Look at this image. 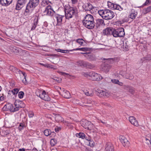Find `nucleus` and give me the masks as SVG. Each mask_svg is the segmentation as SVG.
Wrapping results in <instances>:
<instances>
[{"instance_id": "64", "label": "nucleus", "mask_w": 151, "mask_h": 151, "mask_svg": "<svg viewBox=\"0 0 151 151\" xmlns=\"http://www.w3.org/2000/svg\"><path fill=\"white\" fill-rule=\"evenodd\" d=\"M13 93V91H12V90L9 91L8 92V94L9 95V96L12 94L14 95V93Z\"/></svg>"}, {"instance_id": "12", "label": "nucleus", "mask_w": 151, "mask_h": 151, "mask_svg": "<svg viewBox=\"0 0 151 151\" xmlns=\"http://www.w3.org/2000/svg\"><path fill=\"white\" fill-rule=\"evenodd\" d=\"M39 97L45 101H50V98L48 95L46 93L45 91H43L41 94H40Z\"/></svg>"}, {"instance_id": "44", "label": "nucleus", "mask_w": 151, "mask_h": 151, "mask_svg": "<svg viewBox=\"0 0 151 151\" xmlns=\"http://www.w3.org/2000/svg\"><path fill=\"white\" fill-rule=\"evenodd\" d=\"M24 93L23 91H20L18 93L19 97L20 99H22L23 98Z\"/></svg>"}, {"instance_id": "41", "label": "nucleus", "mask_w": 151, "mask_h": 151, "mask_svg": "<svg viewBox=\"0 0 151 151\" xmlns=\"http://www.w3.org/2000/svg\"><path fill=\"white\" fill-rule=\"evenodd\" d=\"M25 124L24 123H21L19 124V129L20 130L22 129L25 127Z\"/></svg>"}, {"instance_id": "30", "label": "nucleus", "mask_w": 151, "mask_h": 151, "mask_svg": "<svg viewBox=\"0 0 151 151\" xmlns=\"http://www.w3.org/2000/svg\"><path fill=\"white\" fill-rule=\"evenodd\" d=\"M150 12H151V6H150L146 8H144L143 10L142 13L145 14Z\"/></svg>"}, {"instance_id": "4", "label": "nucleus", "mask_w": 151, "mask_h": 151, "mask_svg": "<svg viewBox=\"0 0 151 151\" xmlns=\"http://www.w3.org/2000/svg\"><path fill=\"white\" fill-rule=\"evenodd\" d=\"M39 0H29L26 6L25 12L28 13L30 10H32L39 4Z\"/></svg>"}, {"instance_id": "11", "label": "nucleus", "mask_w": 151, "mask_h": 151, "mask_svg": "<svg viewBox=\"0 0 151 151\" xmlns=\"http://www.w3.org/2000/svg\"><path fill=\"white\" fill-rule=\"evenodd\" d=\"M121 142L124 147H127L130 145V143L127 139L124 136H121L119 139Z\"/></svg>"}, {"instance_id": "9", "label": "nucleus", "mask_w": 151, "mask_h": 151, "mask_svg": "<svg viewBox=\"0 0 151 151\" xmlns=\"http://www.w3.org/2000/svg\"><path fill=\"white\" fill-rule=\"evenodd\" d=\"M90 79L93 81H99L102 79V77L99 74L92 72Z\"/></svg>"}, {"instance_id": "54", "label": "nucleus", "mask_w": 151, "mask_h": 151, "mask_svg": "<svg viewBox=\"0 0 151 151\" xmlns=\"http://www.w3.org/2000/svg\"><path fill=\"white\" fill-rule=\"evenodd\" d=\"M143 59H144L145 60H148V61H149L150 60H151V55H147V57L143 58Z\"/></svg>"}, {"instance_id": "36", "label": "nucleus", "mask_w": 151, "mask_h": 151, "mask_svg": "<svg viewBox=\"0 0 151 151\" xmlns=\"http://www.w3.org/2000/svg\"><path fill=\"white\" fill-rule=\"evenodd\" d=\"M19 53L17 54V55H19L20 56H24V55L26 53V51L25 50H23L20 48L19 49V50L18 51Z\"/></svg>"}, {"instance_id": "33", "label": "nucleus", "mask_w": 151, "mask_h": 151, "mask_svg": "<svg viewBox=\"0 0 151 151\" xmlns=\"http://www.w3.org/2000/svg\"><path fill=\"white\" fill-rule=\"evenodd\" d=\"M85 64L84 67L92 69L94 67V66L93 65L86 61L85 62Z\"/></svg>"}, {"instance_id": "40", "label": "nucleus", "mask_w": 151, "mask_h": 151, "mask_svg": "<svg viewBox=\"0 0 151 151\" xmlns=\"http://www.w3.org/2000/svg\"><path fill=\"white\" fill-rule=\"evenodd\" d=\"M27 0H18L17 2L20 6H22L23 4L26 3Z\"/></svg>"}, {"instance_id": "18", "label": "nucleus", "mask_w": 151, "mask_h": 151, "mask_svg": "<svg viewBox=\"0 0 151 151\" xmlns=\"http://www.w3.org/2000/svg\"><path fill=\"white\" fill-rule=\"evenodd\" d=\"M64 16H62L60 15L56 14L55 15V18L57 19V25H61L62 24L63 18Z\"/></svg>"}, {"instance_id": "57", "label": "nucleus", "mask_w": 151, "mask_h": 151, "mask_svg": "<svg viewBox=\"0 0 151 151\" xmlns=\"http://www.w3.org/2000/svg\"><path fill=\"white\" fill-rule=\"evenodd\" d=\"M29 116L30 117H32L34 116V113L32 112H29L28 113Z\"/></svg>"}, {"instance_id": "5", "label": "nucleus", "mask_w": 151, "mask_h": 151, "mask_svg": "<svg viewBox=\"0 0 151 151\" xmlns=\"http://www.w3.org/2000/svg\"><path fill=\"white\" fill-rule=\"evenodd\" d=\"M113 35L115 37H122L125 35L124 29L122 27H119L116 29H113Z\"/></svg>"}, {"instance_id": "48", "label": "nucleus", "mask_w": 151, "mask_h": 151, "mask_svg": "<svg viewBox=\"0 0 151 151\" xmlns=\"http://www.w3.org/2000/svg\"><path fill=\"white\" fill-rule=\"evenodd\" d=\"M20 6L19 4H18V2H17L16 5V9L18 10H20L22 8L21 6Z\"/></svg>"}, {"instance_id": "8", "label": "nucleus", "mask_w": 151, "mask_h": 151, "mask_svg": "<svg viewBox=\"0 0 151 151\" xmlns=\"http://www.w3.org/2000/svg\"><path fill=\"white\" fill-rule=\"evenodd\" d=\"M55 13V12L52 9L51 6L50 5H47L46 6L45 10L43 12V14L44 15L51 17H52Z\"/></svg>"}, {"instance_id": "14", "label": "nucleus", "mask_w": 151, "mask_h": 151, "mask_svg": "<svg viewBox=\"0 0 151 151\" xmlns=\"http://www.w3.org/2000/svg\"><path fill=\"white\" fill-rule=\"evenodd\" d=\"M14 105L16 106L17 108L18 111L19 109V108H24L25 106V104L23 102L21 101H16L14 103Z\"/></svg>"}, {"instance_id": "62", "label": "nucleus", "mask_w": 151, "mask_h": 151, "mask_svg": "<svg viewBox=\"0 0 151 151\" xmlns=\"http://www.w3.org/2000/svg\"><path fill=\"white\" fill-rule=\"evenodd\" d=\"M2 95L0 97V101H3L5 99V97L4 96V95L3 94H2Z\"/></svg>"}, {"instance_id": "50", "label": "nucleus", "mask_w": 151, "mask_h": 151, "mask_svg": "<svg viewBox=\"0 0 151 151\" xmlns=\"http://www.w3.org/2000/svg\"><path fill=\"white\" fill-rule=\"evenodd\" d=\"M53 79L55 81H57L58 83L60 82L62 80V79L61 78L57 77L54 78Z\"/></svg>"}, {"instance_id": "2", "label": "nucleus", "mask_w": 151, "mask_h": 151, "mask_svg": "<svg viewBox=\"0 0 151 151\" xmlns=\"http://www.w3.org/2000/svg\"><path fill=\"white\" fill-rule=\"evenodd\" d=\"M65 13L66 19H69L76 16L78 13V9L75 6L67 7L65 9Z\"/></svg>"}, {"instance_id": "51", "label": "nucleus", "mask_w": 151, "mask_h": 151, "mask_svg": "<svg viewBox=\"0 0 151 151\" xmlns=\"http://www.w3.org/2000/svg\"><path fill=\"white\" fill-rule=\"evenodd\" d=\"M128 91L129 92L132 94H133L134 93V90L133 88L132 87H130V88H129V89L128 90Z\"/></svg>"}, {"instance_id": "39", "label": "nucleus", "mask_w": 151, "mask_h": 151, "mask_svg": "<svg viewBox=\"0 0 151 151\" xmlns=\"http://www.w3.org/2000/svg\"><path fill=\"white\" fill-rule=\"evenodd\" d=\"M50 2L47 0H43L41 3V5L43 6H45L46 5H48Z\"/></svg>"}, {"instance_id": "20", "label": "nucleus", "mask_w": 151, "mask_h": 151, "mask_svg": "<svg viewBox=\"0 0 151 151\" xmlns=\"http://www.w3.org/2000/svg\"><path fill=\"white\" fill-rule=\"evenodd\" d=\"M82 54H85L84 56L89 60H95V58L93 55L89 53H81Z\"/></svg>"}, {"instance_id": "37", "label": "nucleus", "mask_w": 151, "mask_h": 151, "mask_svg": "<svg viewBox=\"0 0 151 151\" xmlns=\"http://www.w3.org/2000/svg\"><path fill=\"white\" fill-rule=\"evenodd\" d=\"M51 145L52 146H54L57 144V140L55 139H51L50 141Z\"/></svg>"}, {"instance_id": "49", "label": "nucleus", "mask_w": 151, "mask_h": 151, "mask_svg": "<svg viewBox=\"0 0 151 151\" xmlns=\"http://www.w3.org/2000/svg\"><path fill=\"white\" fill-rule=\"evenodd\" d=\"M89 145L91 147H93L94 146V143L93 141L91 139H90L89 141Z\"/></svg>"}, {"instance_id": "61", "label": "nucleus", "mask_w": 151, "mask_h": 151, "mask_svg": "<svg viewBox=\"0 0 151 151\" xmlns=\"http://www.w3.org/2000/svg\"><path fill=\"white\" fill-rule=\"evenodd\" d=\"M69 52V51L68 50H61L60 52L63 53H68Z\"/></svg>"}, {"instance_id": "22", "label": "nucleus", "mask_w": 151, "mask_h": 151, "mask_svg": "<svg viewBox=\"0 0 151 151\" xmlns=\"http://www.w3.org/2000/svg\"><path fill=\"white\" fill-rule=\"evenodd\" d=\"M10 50L12 52L16 54L17 55L19 53L18 51L20 48L15 46H11L10 47Z\"/></svg>"}, {"instance_id": "10", "label": "nucleus", "mask_w": 151, "mask_h": 151, "mask_svg": "<svg viewBox=\"0 0 151 151\" xmlns=\"http://www.w3.org/2000/svg\"><path fill=\"white\" fill-rule=\"evenodd\" d=\"M97 94L100 97H108L110 96L109 93L103 90H98Z\"/></svg>"}, {"instance_id": "21", "label": "nucleus", "mask_w": 151, "mask_h": 151, "mask_svg": "<svg viewBox=\"0 0 151 151\" xmlns=\"http://www.w3.org/2000/svg\"><path fill=\"white\" fill-rule=\"evenodd\" d=\"M12 0H0V3L3 6H8L12 2Z\"/></svg>"}, {"instance_id": "53", "label": "nucleus", "mask_w": 151, "mask_h": 151, "mask_svg": "<svg viewBox=\"0 0 151 151\" xmlns=\"http://www.w3.org/2000/svg\"><path fill=\"white\" fill-rule=\"evenodd\" d=\"M101 104L102 105H104L106 106H107L109 107H110L111 106L109 104L107 103L106 102H102L101 103Z\"/></svg>"}, {"instance_id": "23", "label": "nucleus", "mask_w": 151, "mask_h": 151, "mask_svg": "<svg viewBox=\"0 0 151 151\" xmlns=\"http://www.w3.org/2000/svg\"><path fill=\"white\" fill-rule=\"evenodd\" d=\"M105 150L106 151H114L113 145L110 143H108L106 145Z\"/></svg>"}, {"instance_id": "42", "label": "nucleus", "mask_w": 151, "mask_h": 151, "mask_svg": "<svg viewBox=\"0 0 151 151\" xmlns=\"http://www.w3.org/2000/svg\"><path fill=\"white\" fill-rule=\"evenodd\" d=\"M76 42L79 43L81 45H82L84 41L83 39H79L76 40Z\"/></svg>"}, {"instance_id": "43", "label": "nucleus", "mask_w": 151, "mask_h": 151, "mask_svg": "<svg viewBox=\"0 0 151 151\" xmlns=\"http://www.w3.org/2000/svg\"><path fill=\"white\" fill-rule=\"evenodd\" d=\"M22 74L24 76V79L22 80V81L25 84H26L27 83V80L26 79V74L24 72H22Z\"/></svg>"}, {"instance_id": "17", "label": "nucleus", "mask_w": 151, "mask_h": 151, "mask_svg": "<svg viewBox=\"0 0 151 151\" xmlns=\"http://www.w3.org/2000/svg\"><path fill=\"white\" fill-rule=\"evenodd\" d=\"M113 29L112 28H107L103 30V33L105 35H113Z\"/></svg>"}, {"instance_id": "55", "label": "nucleus", "mask_w": 151, "mask_h": 151, "mask_svg": "<svg viewBox=\"0 0 151 151\" xmlns=\"http://www.w3.org/2000/svg\"><path fill=\"white\" fill-rule=\"evenodd\" d=\"M145 139H149L151 141V135L150 134H148L146 135V137L145 138Z\"/></svg>"}, {"instance_id": "24", "label": "nucleus", "mask_w": 151, "mask_h": 151, "mask_svg": "<svg viewBox=\"0 0 151 151\" xmlns=\"http://www.w3.org/2000/svg\"><path fill=\"white\" fill-rule=\"evenodd\" d=\"M103 24H105L104 23V21L103 19H97L96 23H95V25H96V27L97 28H98L101 25Z\"/></svg>"}, {"instance_id": "19", "label": "nucleus", "mask_w": 151, "mask_h": 151, "mask_svg": "<svg viewBox=\"0 0 151 151\" xmlns=\"http://www.w3.org/2000/svg\"><path fill=\"white\" fill-rule=\"evenodd\" d=\"M129 120L132 124L136 126H138L139 125L138 122L134 117L133 116H130L129 117Z\"/></svg>"}, {"instance_id": "29", "label": "nucleus", "mask_w": 151, "mask_h": 151, "mask_svg": "<svg viewBox=\"0 0 151 151\" xmlns=\"http://www.w3.org/2000/svg\"><path fill=\"white\" fill-rule=\"evenodd\" d=\"M55 119L57 122H61L63 120V118L59 115H56L55 116Z\"/></svg>"}, {"instance_id": "34", "label": "nucleus", "mask_w": 151, "mask_h": 151, "mask_svg": "<svg viewBox=\"0 0 151 151\" xmlns=\"http://www.w3.org/2000/svg\"><path fill=\"white\" fill-rule=\"evenodd\" d=\"M129 46L127 44V42H126L125 43H123V48L124 49V50L125 51H127L129 50Z\"/></svg>"}, {"instance_id": "1", "label": "nucleus", "mask_w": 151, "mask_h": 151, "mask_svg": "<svg viewBox=\"0 0 151 151\" xmlns=\"http://www.w3.org/2000/svg\"><path fill=\"white\" fill-rule=\"evenodd\" d=\"M83 25L89 29H92L95 26V22L93 16L90 14L86 15L83 21Z\"/></svg>"}, {"instance_id": "3", "label": "nucleus", "mask_w": 151, "mask_h": 151, "mask_svg": "<svg viewBox=\"0 0 151 151\" xmlns=\"http://www.w3.org/2000/svg\"><path fill=\"white\" fill-rule=\"evenodd\" d=\"M98 13L103 19L105 20L111 19L114 16L113 12L108 9L100 10L98 11Z\"/></svg>"}, {"instance_id": "46", "label": "nucleus", "mask_w": 151, "mask_h": 151, "mask_svg": "<svg viewBox=\"0 0 151 151\" xmlns=\"http://www.w3.org/2000/svg\"><path fill=\"white\" fill-rule=\"evenodd\" d=\"M45 67L49 68H53L54 66L53 65H50L48 63H46Z\"/></svg>"}, {"instance_id": "45", "label": "nucleus", "mask_w": 151, "mask_h": 151, "mask_svg": "<svg viewBox=\"0 0 151 151\" xmlns=\"http://www.w3.org/2000/svg\"><path fill=\"white\" fill-rule=\"evenodd\" d=\"M86 48H85L84 47L83 48H77L75 49H73L72 50H70V51H72L73 50H81L83 51H84L86 50Z\"/></svg>"}, {"instance_id": "13", "label": "nucleus", "mask_w": 151, "mask_h": 151, "mask_svg": "<svg viewBox=\"0 0 151 151\" xmlns=\"http://www.w3.org/2000/svg\"><path fill=\"white\" fill-rule=\"evenodd\" d=\"M109 5H110L111 8H113V9L117 10L120 11H122L123 9V8L117 4H114L109 2L108 3V5L109 6Z\"/></svg>"}, {"instance_id": "63", "label": "nucleus", "mask_w": 151, "mask_h": 151, "mask_svg": "<svg viewBox=\"0 0 151 151\" xmlns=\"http://www.w3.org/2000/svg\"><path fill=\"white\" fill-rule=\"evenodd\" d=\"M55 129L56 132H58L61 129V128L60 127H57L55 128Z\"/></svg>"}, {"instance_id": "6", "label": "nucleus", "mask_w": 151, "mask_h": 151, "mask_svg": "<svg viewBox=\"0 0 151 151\" xmlns=\"http://www.w3.org/2000/svg\"><path fill=\"white\" fill-rule=\"evenodd\" d=\"M81 124L83 127L88 130H91L94 127V125L91 122L87 120L82 121L81 122Z\"/></svg>"}, {"instance_id": "27", "label": "nucleus", "mask_w": 151, "mask_h": 151, "mask_svg": "<svg viewBox=\"0 0 151 151\" xmlns=\"http://www.w3.org/2000/svg\"><path fill=\"white\" fill-rule=\"evenodd\" d=\"M62 96L65 98L69 99L71 97V95L70 92L68 91H64L62 93Z\"/></svg>"}, {"instance_id": "16", "label": "nucleus", "mask_w": 151, "mask_h": 151, "mask_svg": "<svg viewBox=\"0 0 151 151\" xmlns=\"http://www.w3.org/2000/svg\"><path fill=\"white\" fill-rule=\"evenodd\" d=\"M101 68L102 70L106 73L109 71V70L111 68V66L109 64L104 63L102 64Z\"/></svg>"}, {"instance_id": "52", "label": "nucleus", "mask_w": 151, "mask_h": 151, "mask_svg": "<svg viewBox=\"0 0 151 151\" xmlns=\"http://www.w3.org/2000/svg\"><path fill=\"white\" fill-rule=\"evenodd\" d=\"M111 81L113 83L116 84L119 82V81L118 80L114 79H111Z\"/></svg>"}, {"instance_id": "26", "label": "nucleus", "mask_w": 151, "mask_h": 151, "mask_svg": "<svg viewBox=\"0 0 151 151\" xmlns=\"http://www.w3.org/2000/svg\"><path fill=\"white\" fill-rule=\"evenodd\" d=\"M137 14V12L134 9H132L131 10V13L129 15V17L133 19H134Z\"/></svg>"}, {"instance_id": "56", "label": "nucleus", "mask_w": 151, "mask_h": 151, "mask_svg": "<svg viewBox=\"0 0 151 151\" xmlns=\"http://www.w3.org/2000/svg\"><path fill=\"white\" fill-rule=\"evenodd\" d=\"M151 2V0H146V2L144 4V5H147Z\"/></svg>"}, {"instance_id": "32", "label": "nucleus", "mask_w": 151, "mask_h": 151, "mask_svg": "<svg viewBox=\"0 0 151 151\" xmlns=\"http://www.w3.org/2000/svg\"><path fill=\"white\" fill-rule=\"evenodd\" d=\"M76 136L78 137L83 139L86 137L85 134L83 132H80L76 134Z\"/></svg>"}, {"instance_id": "47", "label": "nucleus", "mask_w": 151, "mask_h": 151, "mask_svg": "<svg viewBox=\"0 0 151 151\" xmlns=\"http://www.w3.org/2000/svg\"><path fill=\"white\" fill-rule=\"evenodd\" d=\"M12 91L13 92V93H14V95H15L18 93L19 90L17 88H14L12 90Z\"/></svg>"}, {"instance_id": "31", "label": "nucleus", "mask_w": 151, "mask_h": 151, "mask_svg": "<svg viewBox=\"0 0 151 151\" xmlns=\"http://www.w3.org/2000/svg\"><path fill=\"white\" fill-rule=\"evenodd\" d=\"M92 72H83L82 73V75L85 77L91 78Z\"/></svg>"}, {"instance_id": "7", "label": "nucleus", "mask_w": 151, "mask_h": 151, "mask_svg": "<svg viewBox=\"0 0 151 151\" xmlns=\"http://www.w3.org/2000/svg\"><path fill=\"white\" fill-rule=\"evenodd\" d=\"M17 106H13L10 103H8L6 104L3 107V109L6 111L9 110L10 112H14L18 111Z\"/></svg>"}, {"instance_id": "25", "label": "nucleus", "mask_w": 151, "mask_h": 151, "mask_svg": "<svg viewBox=\"0 0 151 151\" xmlns=\"http://www.w3.org/2000/svg\"><path fill=\"white\" fill-rule=\"evenodd\" d=\"M38 22V18L35 17L33 21V23L32 25L31 30H34L35 29Z\"/></svg>"}, {"instance_id": "28", "label": "nucleus", "mask_w": 151, "mask_h": 151, "mask_svg": "<svg viewBox=\"0 0 151 151\" xmlns=\"http://www.w3.org/2000/svg\"><path fill=\"white\" fill-rule=\"evenodd\" d=\"M83 91L84 93L87 96H92L93 95V91L89 89L88 90L85 89Z\"/></svg>"}, {"instance_id": "35", "label": "nucleus", "mask_w": 151, "mask_h": 151, "mask_svg": "<svg viewBox=\"0 0 151 151\" xmlns=\"http://www.w3.org/2000/svg\"><path fill=\"white\" fill-rule=\"evenodd\" d=\"M85 61L83 60H80L77 62V65L81 66H83L84 67V66L85 64Z\"/></svg>"}, {"instance_id": "59", "label": "nucleus", "mask_w": 151, "mask_h": 151, "mask_svg": "<svg viewBox=\"0 0 151 151\" xmlns=\"http://www.w3.org/2000/svg\"><path fill=\"white\" fill-rule=\"evenodd\" d=\"M71 1L72 4H75L77 3L78 0H71Z\"/></svg>"}, {"instance_id": "60", "label": "nucleus", "mask_w": 151, "mask_h": 151, "mask_svg": "<svg viewBox=\"0 0 151 151\" xmlns=\"http://www.w3.org/2000/svg\"><path fill=\"white\" fill-rule=\"evenodd\" d=\"M110 63H111L114 61V60L112 58H109L106 59Z\"/></svg>"}, {"instance_id": "58", "label": "nucleus", "mask_w": 151, "mask_h": 151, "mask_svg": "<svg viewBox=\"0 0 151 151\" xmlns=\"http://www.w3.org/2000/svg\"><path fill=\"white\" fill-rule=\"evenodd\" d=\"M130 87V86H129L128 85L127 86H124V88L126 90H127L128 91L129 88Z\"/></svg>"}, {"instance_id": "15", "label": "nucleus", "mask_w": 151, "mask_h": 151, "mask_svg": "<svg viewBox=\"0 0 151 151\" xmlns=\"http://www.w3.org/2000/svg\"><path fill=\"white\" fill-rule=\"evenodd\" d=\"M83 7L86 11H90L94 8L91 4L89 3L85 4L83 6Z\"/></svg>"}, {"instance_id": "38", "label": "nucleus", "mask_w": 151, "mask_h": 151, "mask_svg": "<svg viewBox=\"0 0 151 151\" xmlns=\"http://www.w3.org/2000/svg\"><path fill=\"white\" fill-rule=\"evenodd\" d=\"M51 132L50 129H46L44 131V134L47 136L50 135L51 134Z\"/></svg>"}]
</instances>
